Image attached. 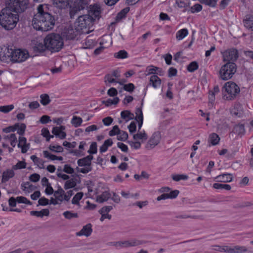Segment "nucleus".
<instances>
[{
	"label": "nucleus",
	"mask_w": 253,
	"mask_h": 253,
	"mask_svg": "<svg viewBox=\"0 0 253 253\" xmlns=\"http://www.w3.org/2000/svg\"><path fill=\"white\" fill-rule=\"evenodd\" d=\"M38 12L35 14L32 25L37 30L47 31L51 30L55 24L54 17L48 12L47 4H40L37 8Z\"/></svg>",
	"instance_id": "obj_1"
},
{
	"label": "nucleus",
	"mask_w": 253,
	"mask_h": 253,
	"mask_svg": "<svg viewBox=\"0 0 253 253\" xmlns=\"http://www.w3.org/2000/svg\"><path fill=\"white\" fill-rule=\"evenodd\" d=\"M19 13L5 7L0 12V24L7 30L13 29L19 21Z\"/></svg>",
	"instance_id": "obj_2"
},
{
	"label": "nucleus",
	"mask_w": 253,
	"mask_h": 253,
	"mask_svg": "<svg viewBox=\"0 0 253 253\" xmlns=\"http://www.w3.org/2000/svg\"><path fill=\"white\" fill-rule=\"evenodd\" d=\"M45 42L47 46V50L54 52H58L63 47L64 43L62 37L56 34L48 35L45 38Z\"/></svg>",
	"instance_id": "obj_3"
},
{
	"label": "nucleus",
	"mask_w": 253,
	"mask_h": 253,
	"mask_svg": "<svg viewBox=\"0 0 253 253\" xmlns=\"http://www.w3.org/2000/svg\"><path fill=\"white\" fill-rule=\"evenodd\" d=\"M240 91V87L235 83L227 82L222 90V98L225 100H233L237 97Z\"/></svg>",
	"instance_id": "obj_4"
},
{
	"label": "nucleus",
	"mask_w": 253,
	"mask_h": 253,
	"mask_svg": "<svg viewBox=\"0 0 253 253\" xmlns=\"http://www.w3.org/2000/svg\"><path fill=\"white\" fill-rule=\"evenodd\" d=\"M4 55L13 62H21L27 59L28 53L20 49L13 50L11 48L6 47L4 51Z\"/></svg>",
	"instance_id": "obj_5"
},
{
	"label": "nucleus",
	"mask_w": 253,
	"mask_h": 253,
	"mask_svg": "<svg viewBox=\"0 0 253 253\" xmlns=\"http://www.w3.org/2000/svg\"><path fill=\"white\" fill-rule=\"evenodd\" d=\"M236 70V65L233 62H228L221 66L218 72V77L222 80L227 81L232 78Z\"/></svg>",
	"instance_id": "obj_6"
},
{
	"label": "nucleus",
	"mask_w": 253,
	"mask_h": 253,
	"mask_svg": "<svg viewBox=\"0 0 253 253\" xmlns=\"http://www.w3.org/2000/svg\"><path fill=\"white\" fill-rule=\"evenodd\" d=\"M28 4L29 0H5V7L18 13L25 11L28 8Z\"/></svg>",
	"instance_id": "obj_7"
},
{
	"label": "nucleus",
	"mask_w": 253,
	"mask_h": 253,
	"mask_svg": "<svg viewBox=\"0 0 253 253\" xmlns=\"http://www.w3.org/2000/svg\"><path fill=\"white\" fill-rule=\"evenodd\" d=\"M81 33L82 31L77 27L69 26L64 28L61 32V37L66 40H78Z\"/></svg>",
	"instance_id": "obj_8"
},
{
	"label": "nucleus",
	"mask_w": 253,
	"mask_h": 253,
	"mask_svg": "<svg viewBox=\"0 0 253 253\" xmlns=\"http://www.w3.org/2000/svg\"><path fill=\"white\" fill-rule=\"evenodd\" d=\"M54 195L57 196V200L59 201L60 204L63 203L66 204L70 202L71 197L74 195V191L73 190H69L65 192L61 186H59L54 191Z\"/></svg>",
	"instance_id": "obj_9"
},
{
	"label": "nucleus",
	"mask_w": 253,
	"mask_h": 253,
	"mask_svg": "<svg viewBox=\"0 0 253 253\" xmlns=\"http://www.w3.org/2000/svg\"><path fill=\"white\" fill-rule=\"evenodd\" d=\"M91 22V18L88 15H81L75 22V27L82 31L83 29H86Z\"/></svg>",
	"instance_id": "obj_10"
},
{
	"label": "nucleus",
	"mask_w": 253,
	"mask_h": 253,
	"mask_svg": "<svg viewBox=\"0 0 253 253\" xmlns=\"http://www.w3.org/2000/svg\"><path fill=\"white\" fill-rule=\"evenodd\" d=\"M85 4V0H74L73 4H70L71 8L70 11L71 18H73L77 11L84 9Z\"/></svg>",
	"instance_id": "obj_11"
},
{
	"label": "nucleus",
	"mask_w": 253,
	"mask_h": 253,
	"mask_svg": "<svg viewBox=\"0 0 253 253\" xmlns=\"http://www.w3.org/2000/svg\"><path fill=\"white\" fill-rule=\"evenodd\" d=\"M139 244V242L135 240L120 241L111 243V245L118 248L134 247L138 246Z\"/></svg>",
	"instance_id": "obj_12"
},
{
	"label": "nucleus",
	"mask_w": 253,
	"mask_h": 253,
	"mask_svg": "<svg viewBox=\"0 0 253 253\" xmlns=\"http://www.w3.org/2000/svg\"><path fill=\"white\" fill-rule=\"evenodd\" d=\"M161 139V134L159 131L155 132L148 141L147 144V148L152 149L157 146Z\"/></svg>",
	"instance_id": "obj_13"
},
{
	"label": "nucleus",
	"mask_w": 253,
	"mask_h": 253,
	"mask_svg": "<svg viewBox=\"0 0 253 253\" xmlns=\"http://www.w3.org/2000/svg\"><path fill=\"white\" fill-rule=\"evenodd\" d=\"M238 57V51L235 49L226 50L223 54V60L225 61H234L237 59Z\"/></svg>",
	"instance_id": "obj_14"
},
{
	"label": "nucleus",
	"mask_w": 253,
	"mask_h": 253,
	"mask_svg": "<svg viewBox=\"0 0 253 253\" xmlns=\"http://www.w3.org/2000/svg\"><path fill=\"white\" fill-rule=\"evenodd\" d=\"M65 129V127L64 126H56L53 128L52 132L56 137L63 139L65 138L66 136V133L64 131Z\"/></svg>",
	"instance_id": "obj_15"
},
{
	"label": "nucleus",
	"mask_w": 253,
	"mask_h": 253,
	"mask_svg": "<svg viewBox=\"0 0 253 253\" xmlns=\"http://www.w3.org/2000/svg\"><path fill=\"white\" fill-rule=\"evenodd\" d=\"M92 232V225L90 223H88L84 226L79 232H76V235L77 236H85V237H88L91 234Z\"/></svg>",
	"instance_id": "obj_16"
},
{
	"label": "nucleus",
	"mask_w": 253,
	"mask_h": 253,
	"mask_svg": "<svg viewBox=\"0 0 253 253\" xmlns=\"http://www.w3.org/2000/svg\"><path fill=\"white\" fill-rule=\"evenodd\" d=\"M17 146L21 149L22 153H26L30 148V144L27 143V139L24 137H19Z\"/></svg>",
	"instance_id": "obj_17"
},
{
	"label": "nucleus",
	"mask_w": 253,
	"mask_h": 253,
	"mask_svg": "<svg viewBox=\"0 0 253 253\" xmlns=\"http://www.w3.org/2000/svg\"><path fill=\"white\" fill-rule=\"evenodd\" d=\"M214 180L220 182H230L232 180V176L230 173H223L214 177Z\"/></svg>",
	"instance_id": "obj_18"
},
{
	"label": "nucleus",
	"mask_w": 253,
	"mask_h": 253,
	"mask_svg": "<svg viewBox=\"0 0 253 253\" xmlns=\"http://www.w3.org/2000/svg\"><path fill=\"white\" fill-rule=\"evenodd\" d=\"M47 49V46L45 42V39L43 42H38L34 46V50L36 53H42Z\"/></svg>",
	"instance_id": "obj_19"
},
{
	"label": "nucleus",
	"mask_w": 253,
	"mask_h": 253,
	"mask_svg": "<svg viewBox=\"0 0 253 253\" xmlns=\"http://www.w3.org/2000/svg\"><path fill=\"white\" fill-rule=\"evenodd\" d=\"M100 14V8L97 5H94L90 9L88 15L90 16L91 21H92L93 19H99Z\"/></svg>",
	"instance_id": "obj_20"
},
{
	"label": "nucleus",
	"mask_w": 253,
	"mask_h": 253,
	"mask_svg": "<svg viewBox=\"0 0 253 253\" xmlns=\"http://www.w3.org/2000/svg\"><path fill=\"white\" fill-rule=\"evenodd\" d=\"M93 156L89 155L83 159L78 160L77 163L80 167H90Z\"/></svg>",
	"instance_id": "obj_21"
},
{
	"label": "nucleus",
	"mask_w": 253,
	"mask_h": 253,
	"mask_svg": "<svg viewBox=\"0 0 253 253\" xmlns=\"http://www.w3.org/2000/svg\"><path fill=\"white\" fill-rule=\"evenodd\" d=\"M53 4L59 8H65L69 6L72 2L71 0H52Z\"/></svg>",
	"instance_id": "obj_22"
},
{
	"label": "nucleus",
	"mask_w": 253,
	"mask_h": 253,
	"mask_svg": "<svg viewBox=\"0 0 253 253\" xmlns=\"http://www.w3.org/2000/svg\"><path fill=\"white\" fill-rule=\"evenodd\" d=\"M126 81L125 80H122L121 81H117L116 79L114 78L111 74L106 75L105 77V82L108 85H110L111 84H117L119 83L120 84H123V83L126 82Z\"/></svg>",
	"instance_id": "obj_23"
},
{
	"label": "nucleus",
	"mask_w": 253,
	"mask_h": 253,
	"mask_svg": "<svg viewBox=\"0 0 253 253\" xmlns=\"http://www.w3.org/2000/svg\"><path fill=\"white\" fill-rule=\"evenodd\" d=\"M149 82V84L152 85L154 88L159 87L161 84V80L157 75L151 76Z\"/></svg>",
	"instance_id": "obj_24"
},
{
	"label": "nucleus",
	"mask_w": 253,
	"mask_h": 253,
	"mask_svg": "<svg viewBox=\"0 0 253 253\" xmlns=\"http://www.w3.org/2000/svg\"><path fill=\"white\" fill-rule=\"evenodd\" d=\"M136 114V120L138 122V129L140 130L143 125V116L142 113V110L141 108H137L135 111Z\"/></svg>",
	"instance_id": "obj_25"
},
{
	"label": "nucleus",
	"mask_w": 253,
	"mask_h": 253,
	"mask_svg": "<svg viewBox=\"0 0 253 253\" xmlns=\"http://www.w3.org/2000/svg\"><path fill=\"white\" fill-rule=\"evenodd\" d=\"M130 10V8L129 7H125V8L123 9L120 12H119L116 18H115V21L116 22H120L123 19H124L126 17V14L129 12Z\"/></svg>",
	"instance_id": "obj_26"
},
{
	"label": "nucleus",
	"mask_w": 253,
	"mask_h": 253,
	"mask_svg": "<svg viewBox=\"0 0 253 253\" xmlns=\"http://www.w3.org/2000/svg\"><path fill=\"white\" fill-rule=\"evenodd\" d=\"M14 169H7L3 171L2 176V182H5L7 181L10 178L14 176Z\"/></svg>",
	"instance_id": "obj_27"
},
{
	"label": "nucleus",
	"mask_w": 253,
	"mask_h": 253,
	"mask_svg": "<svg viewBox=\"0 0 253 253\" xmlns=\"http://www.w3.org/2000/svg\"><path fill=\"white\" fill-rule=\"evenodd\" d=\"M43 155L45 158L48 159L51 161L58 160L61 161L63 160V158L62 157L57 156L52 154L48 151H43Z\"/></svg>",
	"instance_id": "obj_28"
},
{
	"label": "nucleus",
	"mask_w": 253,
	"mask_h": 253,
	"mask_svg": "<svg viewBox=\"0 0 253 253\" xmlns=\"http://www.w3.org/2000/svg\"><path fill=\"white\" fill-rule=\"evenodd\" d=\"M219 140V136L215 133H212L209 135L208 142L211 145L214 146L218 144Z\"/></svg>",
	"instance_id": "obj_29"
},
{
	"label": "nucleus",
	"mask_w": 253,
	"mask_h": 253,
	"mask_svg": "<svg viewBox=\"0 0 253 253\" xmlns=\"http://www.w3.org/2000/svg\"><path fill=\"white\" fill-rule=\"evenodd\" d=\"M30 158L34 163V164L35 165H37L40 169H44V162L43 160L40 159L39 158L37 157L36 155H32L30 157Z\"/></svg>",
	"instance_id": "obj_30"
},
{
	"label": "nucleus",
	"mask_w": 253,
	"mask_h": 253,
	"mask_svg": "<svg viewBox=\"0 0 253 253\" xmlns=\"http://www.w3.org/2000/svg\"><path fill=\"white\" fill-rule=\"evenodd\" d=\"M111 197V194L107 191L103 192L101 195L97 196L96 201L98 203H103L107 201Z\"/></svg>",
	"instance_id": "obj_31"
},
{
	"label": "nucleus",
	"mask_w": 253,
	"mask_h": 253,
	"mask_svg": "<svg viewBox=\"0 0 253 253\" xmlns=\"http://www.w3.org/2000/svg\"><path fill=\"white\" fill-rule=\"evenodd\" d=\"M113 143V141L111 138L106 140L99 148L100 152L101 153L105 152L107 150L108 147L111 146Z\"/></svg>",
	"instance_id": "obj_32"
},
{
	"label": "nucleus",
	"mask_w": 253,
	"mask_h": 253,
	"mask_svg": "<svg viewBox=\"0 0 253 253\" xmlns=\"http://www.w3.org/2000/svg\"><path fill=\"white\" fill-rule=\"evenodd\" d=\"M244 24L246 28L253 31V16L251 15L246 17L244 20Z\"/></svg>",
	"instance_id": "obj_33"
},
{
	"label": "nucleus",
	"mask_w": 253,
	"mask_h": 253,
	"mask_svg": "<svg viewBox=\"0 0 253 253\" xmlns=\"http://www.w3.org/2000/svg\"><path fill=\"white\" fill-rule=\"evenodd\" d=\"M233 132L238 135H243L245 133L244 125L243 124H238L236 125L233 128Z\"/></svg>",
	"instance_id": "obj_34"
},
{
	"label": "nucleus",
	"mask_w": 253,
	"mask_h": 253,
	"mask_svg": "<svg viewBox=\"0 0 253 253\" xmlns=\"http://www.w3.org/2000/svg\"><path fill=\"white\" fill-rule=\"evenodd\" d=\"M121 116L122 118L125 120L126 121H128L133 119L134 117V114L131 113L128 110L122 111L121 113Z\"/></svg>",
	"instance_id": "obj_35"
},
{
	"label": "nucleus",
	"mask_w": 253,
	"mask_h": 253,
	"mask_svg": "<svg viewBox=\"0 0 253 253\" xmlns=\"http://www.w3.org/2000/svg\"><path fill=\"white\" fill-rule=\"evenodd\" d=\"M21 188L25 193H29L34 190V186L30 182H25L21 184Z\"/></svg>",
	"instance_id": "obj_36"
},
{
	"label": "nucleus",
	"mask_w": 253,
	"mask_h": 253,
	"mask_svg": "<svg viewBox=\"0 0 253 253\" xmlns=\"http://www.w3.org/2000/svg\"><path fill=\"white\" fill-rule=\"evenodd\" d=\"M77 183L75 178L69 179L65 182L64 188L65 190H68L75 187Z\"/></svg>",
	"instance_id": "obj_37"
},
{
	"label": "nucleus",
	"mask_w": 253,
	"mask_h": 253,
	"mask_svg": "<svg viewBox=\"0 0 253 253\" xmlns=\"http://www.w3.org/2000/svg\"><path fill=\"white\" fill-rule=\"evenodd\" d=\"M188 34L187 29L184 28L178 31L176 34V37L178 40H181Z\"/></svg>",
	"instance_id": "obj_38"
},
{
	"label": "nucleus",
	"mask_w": 253,
	"mask_h": 253,
	"mask_svg": "<svg viewBox=\"0 0 253 253\" xmlns=\"http://www.w3.org/2000/svg\"><path fill=\"white\" fill-rule=\"evenodd\" d=\"M16 130H17V133L20 135H23L25 131L26 126L24 124H16L14 125Z\"/></svg>",
	"instance_id": "obj_39"
},
{
	"label": "nucleus",
	"mask_w": 253,
	"mask_h": 253,
	"mask_svg": "<svg viewBox=\"0 0 253 253\" xmlns=\"http://www.w3.org/2000/svg\"><path fill=\"white\" fill-rule=\"evenodd\" d=\"M247 251L245 246H235L231 247V253H242Z\"/></svg>",
	"instance_id": "obj_40"
},
{
	"label": "nucleus",
	"mask_w": 253,
	"mask_h": 253,
	"mask_svg": "<svg viewBox=\"0 0 253 253\" xmlns=\"http://www.w3.org/2000/svg\"><path fill=\"white\" fill-rule=\"evenodd\" d=\"M83 122L82 119L78 116H74L72 118L71 123L75 127L80 126Z\"/></svg>",
	"instance_id": "obj_41"
},
{
	"label": "nucleus",
	"mask_w": 253,
	"mask_h": 253,
	"mask_svg": "<svg viewBox=\"0 0 253 253\" xmlns=\"http://www.w3.org/2000/svg\"><path fill=\"white\" fill-rule=\"evenodd\" d=\"M83 195L84 194L82 192L77 193L73 197L71 201L72 204L75 205H79L80 204V201L82 199Z\"/></svg>",
	"instance_id": "obj_42"
},
{
	"label": "nucleus",
	"mask_w": 253,
	"mask_h": 253,
	"mask_svg": "<svg viewBox=\"0 0 253 253\" xmlns=\"http://www.w3.org/2000/svg\"><path fill=\"white\" fill-rule=\"evenodd\" d=\"M64 217L68 219H71L72 218H76L78 217V214L76 212H73L72 211H66L63 213Z\"/></svg>",
	"instance_id": "obj_43"
},
{
	"label": "nucleus",
	"mask_w": 253,
	"mask_h": 253,
	"mask_svg": "<svg viewBox=\"0 0 253 253\" xmlns=\"http://www.w3.org/2000/svg\"><path fill=\"white\" fill-rule=\"evenodd\" d=\"M202 4L211 7H215L217 5V0H198Z\"/></svg>",
	"instance_id": "obj_44"
},
{
	"label": "nucleus",
	"mask_w": 253,
	"mask_h": 253,
	"mask_svg": "<svg viewBox=\"0 0 253 253\" xmlns=\"http://www.w3.org/2000/svg\"><path fill=\"white\" fill-rule=\"evenodd\" d=\"M41 100L40 102L42 105L45 106L48 104L51 100L49 96L47 94H42L40 95Z\"/></svg>",
	"instance_id": "obj_45"
},
{
	"label": "nucleus",
	"mask_w": 253,
	"mask_h": 253,
	"mask_svg": "<svg viewBox=\"0 0 253 253\" xmlns=\"http://www.w3.org/2000/svg\"><path fill=\"white\" fill-rule=\"evenodd\" d=\"M14 108V106L13 104L8 105L0 106V112L3 113H8Z\"/></svg>",
	"instance_id": "obj_46"
},
{
	"label": "nucleus",
	"mask_w": 253,
	"mask_h": 253,
	"mask_svg": "<svg viewBox=\"0 0 253 253\" xmlns=\"http://www.w3.org/2000/svg\"><path fill=\"white\" fill-rule=\"evenodd\" d=\"M128 53L125 50H120L114 54L115 57L118 59H125L127 57Z\"/></svg>",
	"instance_id": "obj_47"
},
{
	"label": "nucleus",
	"mask_w": 253,
	"mask_h": 253,
	"mask_svg": "<svg viewBox=\"0 0 253 253\" xmlns=\"http://www.w3.org/2000/svg\"><path fill=\"white\" fill-rule=\"evenodd\" d=\"M49 149L54 152L61 153L63 151V148L60 145H50L48 147Z\"/></svg>",
	"instance_id": "obj_48"
},
{
	"label": "nucleus",
	"mask_w": 253,
	"mask_h": 253,
	"mask_svg": "<svg viewBox=\"0 0 253 253\" xmlns=\"http://www.w3.org/2000/svg\"><path fill=\"white\" fill-rule=\"evenodd\" d=\"M171 177L172 180L175 181H179L181 180H185L188 178V176L185 174H173Z\"/></svg>",
	"instance_id": "obj_49"
},
{
	"label": "nucleus",
	"mask_w": 253,
	"mask_h": 253,
	"mask_svg": "<svg viewBox=\"0 0 253 253\" xmlns=\"http://www.w3.org/2000/svg\"><path fill=\"white\" fill-rule=\"evenodd\" d=\"M16 199L18 203H23L29 205H31L32 204L30 200L25 197L18 196L16 197Z\"/></svg>",
	"instance_id": "obj_50"
},
{
	"label": "nucleus",
	"mask_w": 253,
	"mask_h": 253,
	"mask_svg": "<svg viewBox=\"0 0 253 253\" xmlns=\"http://www.w3.org/2000/svg\"><path fill=\"white\" fill-rule=\"evenodd\" d=\"M199 65L196 61H193L190 63L188 67L187 70L190 72H193L198 69Z\"/></svg>",
	"instance_id": "obj_51"
},
{
	"label": "nucleus",
	"mask_w": 253,
	"mask_h": 253,
	"mask_svg": "<svg viewBox=\"0 0 253 253\" xmlns=\"http://www.w3.org/2000/svg\"><path fill=\"white\" fill-rule=\"evenodd\" d=\"M158 69V67L154 66L153 65L148 66L146 69V75L155 74Z\"/></svg>",
	"instance_id": "obj_52"
},
{
	"label": "nucleus",
	"mask_w": 253,
	"mask_h": 253,
	"mask_svg": "<svg viewBox=\"0 0 253 253\" xmlns=\"http://www.w3.org/2000/svg\"><path fill=\"white\" fill-rule=\"evenodd\" d=\"M133 138L135 140L137 139H147V135L145 132H139L133 135Z\"/></svg>",
	"instance_id": "obj_53"
},
{
	"label": "nucleus",
	"mask_w": 253,
	"mask_h": 253,
	"mask_svg": "<svg viewBox=\"0 0 253 253\" xmlns=\"http://www.w3.org/2000/svg\"><path fill=\"white\" fill-rule=\"evenodd\" d=\"M26 164L24 161H19L15 165L12 166V169L14 170L26 168Z\"/></svg>",
	"instance_id": "obj_54"
},
{
	"label": "nucleus",
	"mask_w": 253,
	"mask_h": 253,
	"mask_svg": "<svg viewBox=\"0 0 253 253\" xmlns=\"http://www.w3.org/2000/svg\"><path fill=\"white\" fill-rule=\"evenodd\" d=\"M119 98L117 97H115L113 99H108L105 102V105L109 106L113 104H117L119 102Z\"/></svg>",
	"instance_id": "obj_55"
},
{
	"label": "nucleus",
	"mask_w": 253,
	"mask_h": 253,
	"mask_svg": "<svg viewBox=\"0 0 253 253\" xmlns=\"http://www.w3.org/2000/svg\"><path fill=\"white\" fill-rule=\"evenodd\" d=\"M202 9V6L200 4H195L190 8V11L192 13L198 12Z\"/></svg>",
	"instance_id": "obj_56"
},
{
	"label": "nucleus",
	"mask_w": 253,
	"mask_h": 253,
	"mask_svg": "<svg viewBox=\"0 0 253 253\" xmlns=\"http://www.w3.org/2000/svg\"><path fill=\"white\" fill-rule=\"evenodd\" d=\"M9 141L10 142V145L13 147H15L16 143H17V137L16 136L15 134L14 133H11L9 134Z\"/></svg>",
	"instance_id": "obj_57"
},
{
	"label": "nucleus",
	"mask_w": 253,
	"mask_h": 253,
	"mask_svg": "<svg viewBox=\"0 0 253 253\" xmlns=\"http://www.w3.org/2000/svg\"><path fill=\"white\" fill-rule=\"evenodd\" d=\"M97 143L96 142H92L90 145L88 153L90 154H95L97 153Z\"/></svg>",
	"instance_id": "obj_58"
},
{
	"label": "nucleus",
	"mask_w": 253,
	"mask_h": 253,
	"mask_svg": "<svg viewBox=\"0 0 253 253\" xmlns=\"http://www.w3.org/2000/svg\"><path fill=\"white\" fill-rule=\"evenodd\" d=\"M134 88V85L132 83L124 84L123 86V88L125 90L129 92H132Z\"/></svg>",
	"instance_id": "obj_59"
},
{
	"label": "nucleus",
	"mask_w": 253,
	"mask_h": 253,
	"mask_svg": "<svg viewBox=\"0 0 253 253\" xmlns=\"http://www.w3.org/2000/svg\"><path fill=\"white\" fill-rule=\"evenodd\" d=\"M231 0H221L219 2V9L220 10L224 9L229 4Z\"/></svg>",
	"instance_id": "obj_60"
},
{
	"label": "nucleus",
	"mask_w": 253,
	"mask_h": 253,
	"mask_svg": "<svg viewBox=\"0 0 253 253\" xmlns=\"http://www.w3.org/2000/svg\"><path fill=\"white\" fill-rule=\"evenodd\" d=\"M63 171L68 174H73L75 172L74 169L69 165H64Z\"/></svg>",
	"instance_id": "obj_61"
},
{
	"label": "nucleus",
	"mask_w": 253,
	"mask_h": 253,
	"mask_svg": "<svg viewBox=\"0 0 253 253\" xmlns=\"http://www.w3.org/2000/svg\"><path fill=\"white\" fill-rule=\"evenodd\" d=\"M120 132V129L118 126H115L113 127V128L109 131V134L111 136L117 135Z\"/></svg>",
	"instance_id": "obj_62"
},
{
	"label": "nucleus",
	"mask_w": 253,
	"mask_h": 253,
	"mask_svg": "<svg viewBox=\"0 0 253 253\" xmlns=\"http://www.w3.org/2000/svg\"><path fill=\"white\" fill-rule=\"evenodd\" d=\"M118 94L117 90L114 87H111L107 91V94L111 97L116 96Z\"/></svg>",
	"instance_id": "obj_63"
},
{
	"label": "nucleus",
	"mask_w": 253,
	"mask_h": 253,
	"mask_svg": "<svg viewBox=\"0 0 253 253\" xmlns=\"http://www.w3.org/2000/svg\"><path fill=\"white\" fill-rule=\"evenodd\" d=\"M128 143L132 148L135 149H138L141 147V143L138 141H129Z\"/></svg>",
	"instance_id": "obj_64"
}]
</instances>
